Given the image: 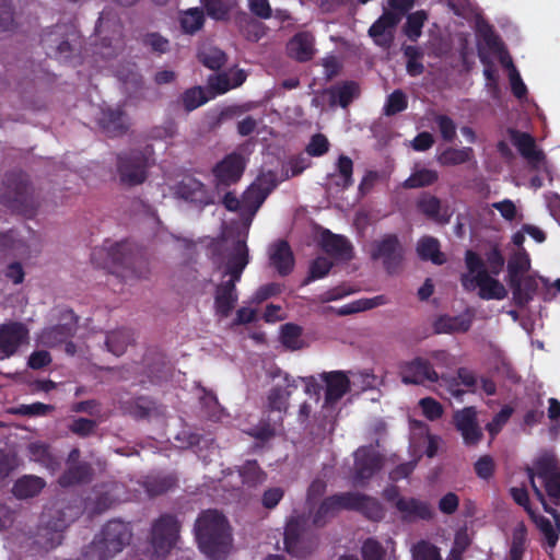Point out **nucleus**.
<instances>
[{
  "label": "nucleus",
  "mask_w": 560,
  "mask_h": 560,
  "mask_svg": "<svg viewBox=\"0 0 560 560\" xmlns=\"http://www.w3.org/2000/svg\"><path fill=\"white\" fill-rule=\"evenodd\" d=\"M78 35L66 25H56L43 35L42 43L49 56L67 60L78 50Z\"/></svg>",
  "instance_id": "9b49d317"
},
{
  "label": "nucleus",
  "mask_w": 560,
  "mask_h": 560,
  "mask_svg": "<svg viewBox=\"0 0 560 560\" xmlns=\"http://www.w3.org/2000/svg\"><path fill=\"white\" fill-rule=\"evenodd\" d=\"M200 402L206 410L207 417L215 421L221 420L223 409L220 407L217 396L213 393L205 392V395L200 398Z\"/></svg>",
  "instance_id": "e2e57ef3"
},
{
  "label": "nucleus",
  "mask_w": 560,
  "mask_h": 560,
  "mask_svg": "<svg viewBox=\"0 0 560 560\" xmlns=\"http://www.w3.org/2000/svg\"><path fill=\"white\" fill-rule=\"evenodd\" d=\"M201 8L214 21H228L238 0H200Z\"/></svg>",
  "instance_id": "473e14b6"
},
{
  "label": "nucleus",
  "mask_w": 560,
  "mask_h": 560,
  "mask_svg": "<svg viewBox=\"0 0 560 560\" xmlns=\"http://www.w3.org/2000/svg\"><path fill=\"white\" fill-rule=\"evenodd\" d=\"M400 375L401 382L406 385H424L427 382L435 383L440 378L432 364L420 357L401 363Z\"/></svg>",
  "instance_id": "f3484780"
},
{
  "label": "nucleus",
  "mask_w": 560,
  "mask_h": 560,
  "mask_svg": "<svg viewBox=\"0 0 560 560\" xmlns=\"http://www.w3.org/2000/svg\"><path fill=\"white\" fill-rule=\"evenodd\" d=\"M465 260L468 272L463 275L462 284L466 290L478 288V294L483 300H503L506 296L504 285L489 275L483 260L476 253L467 250Z\"/></svg>",
  "instance_id": "39448f33"
},
{
  "label": "nucleus",
  "mask_w": 560,
  "mask_h": 560,
  "mask_svg": "<svg viewBox=\"0 0 560 560\" xmlns=\"http://www.w3.org/2000/svg\"><path fill=\"white\" fill-rule=\"evenodd\" d=\"M441 137L446 142H453L456 138L457 126L455 121L447 115L436 114L433 118Z\"/></svg>",
  "instance_id": "13d9d810"
},
{
  "label": "nucleus",
  "mask_w": 560,
  "mask_h": 560,
  "mask_svg": "<svg viewBox=\"0 0 560 560\" xmlns=\"http://www.w3.org/2000/svg\"><path fill=\"white\" fill-rule=\"evenodd\" d=\"M453 423L460 433L466 446H476L482 440L483 432L477 421L475 407H465L455 411Z\"/></svg>",
  "instance_id": "dca6fc26"
},
{
  "label": "nucleus",
  "mask_w": 560,
  "mask_h": 560,
  "mask_svg": "<svg viewBox=\"0 0 560 560\" xmlns=\"http://www.w3.org/2000/svg\"><path fill=\"white\" fill-rule=\"evenodd\" d=\"M5 185L7 189L2 195L5 202L12 206H24L27 203L28 185L24 179L20 178L15 183H12L11 178L8 177Z\"/></svg>",
  "instance_id": "58836bf2"
},
{
  "label": "nucleus",
  "mask_w": 560,
  "mask_h": 560,
  "mask_svg": "<svg viewBox=\"0 0 560 560\" xmlns=\"http://www.w3.org/2000/svg\"><path fill=\"white\" fill-rule=\"evenodd\" d=\"M68 428L72 433H74L81 438H86V436L94 434V432L97 428V422L92 419L78 418V419H74L69 424Z\"/></svg>",
  "instance_id": "69168bd1"
},
{
  "label": "nucleus",
  "mask_w": 560,
  "mask_h": 560,
  "mask_svg": "<svg viewBox=\"0 0 560 560\" xmlns=\"http://www.w3.org/2000/svg\"><path fill=\"white\" fill-rule=\"evenodd\" d=\"M332 267V262L326 257H317L311 265L310 276L306 279L305 283H308L312 280L320 279L328 275Z\"/></svg>",
  "instance_id": "774afa93"
},
{
  "label": "nucleus",
  "mask_w": 560,
  "mask_h": 560,
  "mask_svg": "<svg viewBox=\"0 0 560 560\" xmlns=\"http://www.w3.org/2000/svg\"><path fill=\"white\" fill-rule=\"evenodd\" d=\"M428 20V13L424 10H419L407 15V21L404 25L405 35L411 40L417 42L422 34V27Z\"/></svg>",
  "instance_id": "09e8293b"
},
{
  "label": "nucleus",
  "mask_w": 560,
  "mask_h": 560,
  "mask_svg": "<svg viewBox=\"0 0 560 560\" xmlns=\"http://www.w3.org/2000/svg\"><path fill=\"white\" fill-rule=\"evenodd\" d=\"M512 289L513 299L520 306L527 304L538 289L537 280L532 276H520L515 282L509 281Z\"/></svg>",
  "instance_id": "c756f323"
},
{
  "label": "nucleus",
  "mask_w": 560,
  "mask_h": 560,
  "mask_svg": "<svg viewBox=\"0 0 560 560\" xmlns=\"http://www.w3.org/2000/svg\"><path fill=\"white\" fill-rule=\"evenodd\" d=\"M530 487L541 502L545 512L553 517L557 532L560 533V513L546 502L541 488L537 485L536 478L545 488L546 493L555 504L560 503V466L553 455L544 454L538 457L532 467L526 468Z\"/></svg>",
  "instance_id": "f03ea898"
},
{
  "label": "nucleus",
  "mask_w": 560,
  "mask_h": 560,
  "mask_svg": "<svg viewBox=\"0 0 560 560\" xmlns=\"http://www.w3.org/2000/svg\"><path fill=\"white\" fill-rule=\"evenodd\" d=\"M352 172V160L346 155H340L337 162V171L330 175V178L337 187L347 189L353 184Z\"/></svg>",
  "instance_id": "a18cd8bd"
},
{
  "label": "nucleus",
  "mask_w": 560,
  "mask_h": 560,
  "mask_svg": "<svg viewBox=\"0 0 560 560\" xmlns=\"http://www.w3.org/2000/svg\"><path fill=\"white\" fill-rule=\"evenodd\" d=\"M399 22V14L385 10L383 14L370 26L368 34L375 45L387 49L393 45L395 32Z\"/></svg>",
  "instance_id": "aec40b11"
},
{
  "label": "nucleus",
  "mask_w": 560,
  "mask_h": 560,
  "mask_svg": "<svg viewBox=\"0 0 560 560\" xmlns=\"http://www.w3.org/2000/svg\"><path fill=\"white\" fill-rule=\"evenodd\" d=\"M411 551L413 560H441L439 549L424 540L416 544Z\"/></svg>",
  "instance_id": "680f3d73"
},
{
  "label": "nucleus",
  "mask_w": 560,
  "mask_h": 560,
  "mask_svg": "<svg viewBox=\"0 0 560 560\" xmlns=\"http://www.w3.org/2000/svg\"><path fill=\"white\" fill-rule=\"evenodd\" d=\"M269 259L281 276H287L293 268V254L285 241L280 240L270 246Z\"/></svg>",
  "instance_id": "bb28decb"
},
{
  "label": "nucleus",
  "mask_w": 560,
  "mask_h": 560,
  "mask_svg": "<svg viewBox=\"0 0 560 560\" xmlns=\"http://www.w3.org/2000/svg\"><path fill=\"white\" fill-rule=\"evenodd\" d=\"M401 252L398 238L395 235H386L376 243L373 257L382 259L386 269L393 271L401 260Z\"/></svg>",
  "instance_id": "393cba45"
},
{
  "label": "nucleus",
  "mask_w": 560,
  "mask_h": 560,
  "mask_svg": "<svg viewBox=\"0 0 560 560\" xmlns=\"http://www.w3.org/2000/svg\"><path fill=\"white\" fill-rule=\"evenodd\" d=\"M287 386L285 387H273L268 396L269 405L272 409L282 410L285 408L288 399L292 393L291 387L296 388L295 381H289V377L285 376Z\"/></svg>",
  "instance_id": "8fccbe9b"
},
{
  "label": "nucleus",
  "mask_w": 560,
  "mask_h": 560,
  "mask_svg": "<svg viewBox=\"0 0 560 560\" xmlns=\"http://www.w3.org/2000/svg\"><path fill=\"white\" fill-rule=\"evenodd\" d=\"M382 467V456L373 446H362L354 452L352 481L364 485Z\"/></svg>",
  "instance_id": "4468645a"
},
{
  "label": "nucleus",
  "mask_w": 560,
  "mask_h": 560,
  "mask_svg": "<svg viewBox=\"0 0 560 560\" xmlns=\"http://www.w3.org/2000/svg\"><path fill=\"white\" fill-rule=\"evenodd\" d=\"M222 248L225 265L224 275L230 276V278L221 281L217 287L214 306L220 316L228 317L237 302L235 284L241 280L243 270L249 262V254L244 238L235 240L230 244V237L226 235L224 243L222 242Z\"/></svg>",
  "instance_id": "f257e3e1"
},
{
  "label": "nucleus",
  "mask_w": 560,
  "mask_h": 560,
  "mask_svg": "<svg viewBox=\"0 0 560 560\" xmlns=\"http://www.w3.org/2000/svg\"><path fill=\"white\" fill-rule=\"evenodd\" d=\"M511 141L533 168H540L545 165V153L537 148L535 140L530 135L512 130Z\"/></svg>",
  "instance_id": "5701e85b"
},
{
  "label": "nucleus",
  "mask_w": 560,
  "mask_h": 560,
  "mask_svg": "<svg viewBox=\"0 0 560 560\" xmlns=\"http://www.w3.org/2000/svg\"><path fill=\"white\" fill-rule=\"evenodd\" d=\"M196 538L200 550L213 560L225 558L231 546V535L225 517L218 511H207L196 521Z\"/></svg>",
  "instance_id": "7ed1b4c3"
},
{
  "label": "nucleus",
  "mask_w": 560,
  "mask_h": 560,
  "mask_svg": "<svg viewBox=\"0 0 560 560\" xmlns=\"http://www.w3.org/2000/svg\"><path fill=\"white\" fill-rule=\"evenodd\" d=\"M95 32L101 39V54L110 58L124 48L122 25L110 11H103L97 20Z\"/></svg>",
  "instance_id": "0eeeda50"
},
{
  "label": "nucleus",
  "mask_w": 560,
  "mask_h": 560,
  "mask_svg": "<svg viewBox=\"0 0 560 560\" xmlns=\"http://www.w3.org/2000/svg\"><path fill=\"white\" fill-rule=\"evenodd\" d=\"M471 326V320L464 316H441L434 324L439 334L465 332Z\"/></svg>",
  "instance_id": "37998d69"
},
{
  "label": "nucleus",
  "mask_w": 560,
  "mask_h": 560,
  "mask_svg": "<svg viewBox=\"0 0 560 560\" xmlns=\"http://www.w3.org/2000/svg\"><path fill=\"white\" fill-rule=\"evenodd\" d=\"M436 161L442 166H456L474 161V150L470 147L446 148L438 156Z\"/></svg>",
  "instance_id": "f704fd0d"
},
{
  "label": "nucleus",
  "mask_w": 560,
  "mask_h": 560,
  "mask_svg": "<svg viewBox=\"0 0 560 560\" xmlns=\"http://www.w3.org/2000/svg\"><path fill=\"white\" fill-rule=\"evenodd\" d=\"M302 330L294 324H285L281 327V342L290 350H299L303 347Z\"/></svg>",
  "instance_id": "5fc2aeb1"
},
{
  "label": "nucleus",
  "mask_w": 560,
  "mask_h": 560,
  "mask_svg": "<svg viewBox=\"0 0 560 560\" xmlns=\"http://www.w3.org/2000/svg\"><path fill=\"white\" fill-rule=\"evenodd\" d=\"M319 377L326 384L324 407L335 405L350 390V380L343 371L324 372Z\"/></svg>",
  "instance_id": "4be33fe9"
},
{
  "label": "nucleus",
  "mask_w": 560,
  "mask_h": 560,
  "mask_svg": "<svg viewBox=\"0 0 560 560\" xmlns=\"http://www.w3.org/2000/svg\"><path fill=\"white\" fill-rule=\"evenodd\" d=\"M334 498L339 511H355L366 518L376 522L385 516V510L377 499L359 491L336 493Z\"/></svg>",
  "instance_id": "9d476101"
},
{
  "label": "nucleus",
  "mask_w": 560,
  "mask_h": 560,
  "mask_svg": "<svg viewBox=\"0 0 560 560\" xmlns=\"http://www.w3.org/2000/svg\"><path fill=\"white\" fill-rule=\"evenodd\" d=\"M244 170V158L238 153H231L215 165L213 173L219 184L231 185L241 178Z\"/></svg>",
  "instance_id": "b1692460"
},
{
  "label": "nucleus",
  "mask_w": 560,
  "mask_h": 560,
  "mask_svg": "<svg viewBox=\"0 0 560 560\" xmlns=\"http://www.w3.org/2000/svg\"><path fill=\"white\" fill-rule=\"evenodd\" d=\"M174 195L176 198L198 207H205L213 202L211 192L200 180L194 177H186L176 184Z\"/></svg>",
  "instance_id": "412c9836"
},
{
  "label": "nucleus",
  "mask_w": 560,
  "mask_h": 560,
  "mask_svg": "<svg viewBox=\"0 0 560 560\" xmlns=\"http://www.w3.org/2000/svg\"><path fill=\"white\" fill-rule=\"evenodd\" d=\"M114 490V488L96 490L93 497L86 499L85 509L92 514L103 513L118 500Z\"/></svg>",
  "instance_id": "c9c22d12"
},
{
  "label": "nucleus",
  "mask_w": 560,
  "mask_h": 560,
  "mask_svg": "<svg viewBox=\"0 0 560 560\" xmlns=\"http://www.w3.org/2000/svg\"><path fill=\"white\" fill-rule=\"evenodd\" d=\"M419 256L424 260H431L435 265L445 261L444 255L440 252L439 241L434 237H422L417 245Z\"/></svg>",
  "instance_id": "49530a36"
},
{
  "label": "nucleus",
  "mask_w": 560,
  "mask_h": 560,
  "mask_svg": "<svg viewBox=\"0 0 560 560\" xmlns=\"http://www.w3.org/2000/svg\"><path fill=\"white\" fill-rule=\"evenodd\" d=\"M527 540V528L523 522L515 525L512 534V545L510 549V556H522L525 551V545Z\"/></svg>",
  "instance_id": "bf43d9fd"
},
{
  "label": "nucleus",
  "mask_w": 560,
  "mask_h": 560,
  "mask_svg": "<svg viewBox=\"0 0 560 560\" xmlns=\"http://www.w3.org/2000/svg\"><path fill=\"white\" fill-rule=\"evenodd\" d=\"M510 494L513 500L525 509L529 517L536 524L540 533L544 535L546 542L550 549H553L558 542L559 536L555 530L551 522L542 516L537 515L529 505L528 492L524 487H513L510 489Z\"/></svg>",
  "instance_id": "2eb2a0df"
},
{
  "label": "nucleus",
  "mask_w": 560,
  "mask_h": 560,
  "mask_svg": "<svg viewBox=\"0 0 560 560\" xmlns=\"http://www.w3.org/2000/svg\"><path fill=\"white\" fill-rule=\"evenodd\" d=\"M179 22L182 30L186 34H196L206 22L205 11L202 8H189L180 13Z\"/></svg>",
  "instance_id": "ea45409f"
},
{
  "label": "nucleus",
  "mask_w": 560,
  "mask_h": 560,
  "mask_svg": "<svg viewBox=\"0 0 560 560\" xmlns=\"http://www.w3.org/2000/svg\"><path fill=\"white\" fill-rule=\"evenodd\" d=\"M93 469L88 463H77L70 465L68 469L60 476L59 485L61 487H70L89 482L92 478Z\"/></svg>",
  "instance_id": "2f4dec72"
},
{
  "label": "nucleus",
  "mask_w": 560,
  "mask_h": 560,
  "mask_svg": "<svg viewBox=\"0 0 560 560\" xmlns=\"http://www.w3.org/2000/svg\"><path fill=\"white\" fill-rule=\"evenodd\" d=\"M141 44L153 52L164 54L170 48V42L159 33H147L140 38Z\"/></svg>",
  "instance_id": "052dcab7"
},
{
  "label": "nucleus",
  "mask_w": 560,
  "mask_h": 560,
  "mask_svg": "<svg viewBox=\"0 0 560 560\" xmlns=\"http://www.w3.org/2000/svg\"><path fill=\"white\" fill-rule=\"evenodd\" d=\"M386 501L393 504L400 518L405 522H416L419 520H430L433 516L431 506L419 499L400 495L395 486L386 488L383 492Z\"/></svg>",
  "instance_id": "6e6552de"
},
{
  "label": "nucleus",
  "mask_w": 560,
  "mask_h": 560,
  "mask_svg": "<svg viewBox=\"0 0 560 560\" xmlns=\"http://www.w3.org/2000/svg\"><path fill=\"white\" fill-rule=\"evenodd\" d=\"M45 487V481L37 476H24L13 486V494L19 499L37 495Z\"/></svg>",
  "instance_id": "4c0bfd02"
},
{
  "label": "nucleus",
  "mask_w": 560,
  "mask_h": 560,
  "mask_svg": "<svg viewBox=\"0 0 560 560\" xmlns=\"http://www.w3.org/2000/svg\"><path fill=\"white\" fill-rule=\"evenodd\" d=\"M359 96V85L355 82H345L330 89L331 104L346 108Z\"/></svg>",
  "instance_id": "c03bdc74"
},
{
  "label": "nucleus",
  "mask_w": 560,
  "mask_h": 560,
  "mask_svg": "<svg viewBox=\"0 0 560 560\" xmlns=\"http://www.w3.org/2000/svg\"><path fill=\"white\" fill-rule=\"evenodd\" d=\"M288 55L300 62L311 60L315 55V38L308 32L295 34L287 45Z\"/></svg>",
  "instance_id": "a878e982"
},
{
  "label": "nucleus",
  "mask_w": 560,
  "mask_h": 560,
  "mask_svg": "<svg viewBox=\"0 0 560 560\" xmlns=\"http://www.w3.org/2000/svg\"><path fill=\"white\" fill-rule=\"evenodd\" d=\"M243 482L254 487L266 480V474L260 469L256 462H246L240 469Z\"/></svg>",
  "instance_id": "864d4df0"
},
{
  "label": "nucleus",
  "mask_w": 560,
  "mask_h": 560,
  "mask_svg": "<svg viewBox=\"0 0 560 560\" xmlns=\"http://www.w3.org/2000/svg\"><path fill=\"white\" fill-rule=\"evenodd\" d=\"M207 100L200 86L189 89L183 94V104L188 112L201 106Z\"/></svg>",
  "instance_id": "0e129e2a"
},
{
  "label": "nucleus",
  "mask_w": 560,
  "mask_h": 560,
  "mask_svg": "<svg viewBox=\"0 0 560 560\" xmlns=\"http://www.w3.org/2000/svg\"><path fill=\"white\" fill-rule=\"evenodd\" d=\"M107 255L113 266L121 268L125 277L145 279L150 275V267L144 255L130 242L112 244Z\"/></svg>",
  "instance_id": "423d86ee"
},
{
  "label": "nucleus",
  "mask_w": 560,
  "mask_h": 560,
  "mask_svg": "<svg viewBox=\"0 0 560 560\" xmlns=\"http://www.w3.org/2000/svg\"><path fill=\"white\" fill-rule=\"evenodd\" d=\"M530 267L528 254L521 248L517 250L508 262V282H515L520 276L526 275Z\"/></svg>",
  "instance_id": "de8ad7c7"
},
{
  "label": "nucleus",
  "mask_w": 560,
  "mask_h": 560,
  "mask_svg": "<svg viewBox=\"0 0 560 560\" xmlns=\"http://www.w3.org/2000/svg\"><path fill=\"white\" fill-rule=\"evenodd\" d=\"M75 330V322L59 324L45 329L40 335V341L47 347H57L73 337Z\"/></svg>",
  "instance_id": "7c9ffc66"
},
{
  "label": "nucleus",
  "mask_w": 560,
  "mask_h": 560,
  "mask_svg": "<svg viewBox=\"0 0 560 560\" xmlns=\"http://www.w3.org/2000/svg\"><path fill=\"white\" fill-rule=\"evenodd\" d=\"M438 179L439 173L435 170L416 167L402 186L408 189L422 188L433 185Z\"/></svg>",
  "instance_id": "79ce46f5"
},
{
  "label": "nucleus",
  "mask_w": 560,
  "mask_h": 560,
  "mask_svg": "<svg viewBox=\"0 0 560 560\" xmlns=\"http://www.w3.org/2000/svg\"><path fill=\"white\" fill-rule=\"evenodd\" d=\"M267 198L266 192H264L260 188H257L254 184H252L242 196V205H243V230L234 233L232 228L226 229L223 232L222 242L224 243V237L228 235L230 237V244L240 238H244L246 242L248 230L252 224V221L258 211V209L264 203Z\"/></svg>",
  "instance_id": "ddd939ff"
},
{
  "label": "nucleus",
  "mask_w": 560,
  "mask_h": 560,
  "mask_svg": "<svg viewBox=\"0 0 560 560\" xmlns=\"http://www.w3.org/2000/svg\"><path fill=\"white\" fill-rule=\"evenodd\" d=\"M179 524L172 515H162L152 525L151 545L154 553L165 557L178 539Z\"/></svg>",
  "instance_id": "f8f14e48"
},
{
  "label": "nucleus",
  "mask_w": 560,
  "mask_h": 560,
  "mask_svg": "<svg viewBox=\"0 0 560 560\" xmlns=\"http://www.w3.org/2000/svg\"><path fill=\"white\" fill-rule=\"evenodd\" d=\"M419 406L424 417L430 421L440 419L444 411L442 405L431 397L420 399Z\"/></svg>",
  "instance_id": "338daca9"
},
{
  "label": "nucleus",
  "mask_w": 560,
  "mask_h": 560,
  "mask_svg": "<svg viewBox=\"0 0 560 560\" xmlns=\"http://www.w3.org/2000/svg\"><path fill=\"white\" fill-rule=\"evenodd\" d=\"M28 329L19 322L0 325V353L4 358L14 355L20 347L28 343Z\"/></svg>",
  "instance_id": "6ab92c4d"
},
{
  "label": "nucleus",
  "mask_w": 560,
  "mask_h": 560,
  "mask_svg": "<svg viewBox=\"0 0 560 560\" xmlns=\"http://www.w3.org/2000/svg\"><path fill=\"white\" fill-rule=\"evenodd\" d=\"M98 122L101 127L112 136H117L126 129V118L120 108H107L102 110Z\"/></svg>",
  "instance_id": "72a5a7b5"
},
{
  "label": "nucleus",
  "mask_w": 560,
  "mask_h": 560,
  "mask_svg": "<svg viewBox=\"0 0 560 560\" xmlns=\"http://www.w3.org/2000/svg\"><path fill=\"white\" fill-rule=\"evenodd\" d=\"M199 61L211 70L220 69L226 61L225 54L217 47H206L198 55Z\"/></svg>",
  "instance_id": "603ef678"
},
{
  "label": "nucleus",
  "mask_w": 560,
  "mask_h": 560,
  "mask_svg": "<svg viewBox=\"0 0 560 560\" xmlns=\"http://www.w3.org/2000/svg\"><path fill=\"white\" fill-rule=\"evenodd\" d=\"M284 545L289 553L304 557L313 550L315 541L308 530V520L304 515L292 516L284 529Z\"/></svg>",
  "instance_id": "1a4fd4ad"
},
{
  "label": "nucleus",
  "mask_w": 560,
  "mask_h": 560,
  "mask_svg": "<svg viewBox=\"0 0 560 560\" xmlns=\"http://www.w3.org/2000/svg\"><path fill=\"white\" fill-rule=\"evenodd\" d=\"M131 537L129 524L119 520L109 521L83 549L79 560H110L130 544Z\"/></svg>",
  "instance_id": "20e7f679"
},
{
  "label": "nucleus",
  "mask_w": 560,
  "mask_h": 560,
  "mask_svg": "<svg viewBox=\"0 0 560 560\" xmlns=\"http://www.w3.org/2000/svg\"><path fill=\"white\" fill-rule=\"evenodd\" d=\"M174 483L175 479L172 476H149L143 486L148 494L154 497L166 492Z\"/></svg>",
  "instance_id": "3c124183"
},
{
  "label": "nucleus",
  "mask_w": 560,
  "mask_h": 560,
  "mask_svg": "<svg viewBox=\"0 0 560 560\" xmlns=\"http://www.w3.org/2000/svg\"><path fill=\"white\" fill-rule=\"evenodd\" d=\"M148 159L144 153L133 151L129 154L119 155L118 172L122 183L138 185L145 179Z\"/></svg>",
  "instance_id": "a211bd4d"
},
{
  "label": "nucleus",
  "mask_w": 560,
  "mask_h": 560,
  "mask_svg": "<svg viewBox=\"0 0 560 560\" xmlns=\"http://www.w3.org/2000/svg\"><path fill=\"white\" fill-rule=\"evenodd\" d=\"M323 249L339 260H349L352 257V246L349 241L337 234H332L329 231L323 234L322 238Z\"/></svg>",
  "instance_id": "c85d7f7f"
},
{
  "label": "nucleus",
  "mask_w": 560,
  "mask_h": 560,
  "mask_svg": "<svg viewBox=\"0 0 560 560\" xmlns=\"http://www.w3.org/2000/svg\"><path fill=\"white\" fill-rule=\"evenodd\" d=\"M339 512L334 495L326 498L317 509L313 523L316 526H323L327 520L334 517Z\"/></svg>",
  "instance_id": "4d7b16f0"
},
{
  "label": "nucleus",
  "mask_w": 560,
  "mask_h": 560,
  "mask_svg": "<svg viewBox=\"0 0 560 560\" xmlns=\"http://www.w3.org/2000/svg\"><path fill=\"white\" fill-rule=\"evenodd\" d=\"M132 340V334L128 329L113 330L106 334L105 347L106 350L115 357H120L125 353L127 347Z\"/></svg>",
  "instance_id": "e433bc0d"
},
{
  "label": "nucleus",
  "mask_w": 560,
  "mask_h": 560,
  "mask_svg": "<svg viewBox=\"0 0 560 560\" xmlns=\"http://www.w3.org/2000/svg\"><path fill=\"white\" fill-rule=\"evenodd\" d=\"M418 208L429 219L438 223H448L452 217V211L448 207L443 206L441 200L432 195H424L418 201Z\"/></svg>",
  "instance_id": "cd10ccee"
},
{
  "label": "nucleus",
  "mask_w": 560,
  "mask_h": 560,
  "mask_svg": "<svg viewBox=\"0 0 560 560\" xmlns=\"http://www.w3.org/2000/svg\"><path fill=\"white\" fill-rule=\"evenodd\" d=\"M32 460L42 464L51 472L60 467L59 459L50 452L49 447L43 443H32L28 447Z\"/></svg>",
  "instance_id": "a19ab883"
},
{
  "label": "nucleus",
  "mask_w": 560,
  "mask_h": 560,
  "mask_svg": "<svg viewBox=\"0 0 560 560\" xmlns=\"http://www.w3.org/2000/svg\"><path fill=\"white\" fill-rule=\"evenodd\" d=\"M408 98L401 90H395L390 93L385 102L383 112L386 116L396 115L407 108Z\"/></svg>",
  "instance_id": "6e6d98bb"
}]
</instances>
